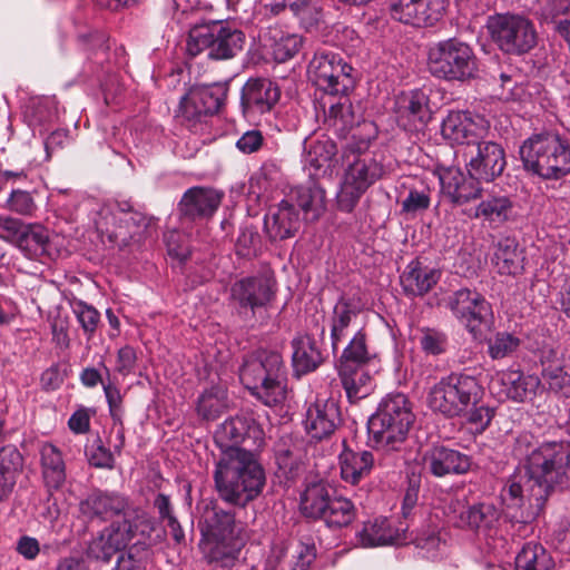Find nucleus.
I'll return each mask as SVG.
<instances>
[{"label":"nucleus","instance_id":"f257e3e1","mask_svg":"<svg viewBox=\"0 0 570 570\" xmlns=\"http://www.w3.org/2000/svg\"><path fill=\"white\" fill-rule=\"evenodd\" d=\"M533 436L522 433L515 439L513 452L524 456L523 470L529 476L528 488L539 500L570 487V442L566 440L543 441L532 444Z\"/></svg>","mask_w":570,"mask_h":570},{"label":"nucleus","instance_id":"f03ea898","mask_svg":"<svg viewBox=\"0 0 570 570\" xmlns=\"http://www.w3.org/2000/svg\"><path fill=\"white\" fill-rule=\"evenodd\" d=\"M377 136L374 122L360 125L351 141H347L342 151L343 177L336 195L337 209L352 213L363 195L379 181L385 170L381 161L368 153L372 141Z\"/></svg>","mask_w":570,"mask_h":570},{"label":"nucleus","instance_id":"7ed1b4c3","mask_svg":"<svg viewBox=\"0 0 570 570\" xmlns=\"http://www.w3.org/2000/svg\"><path fill=\"white\" fill-rule=\"evenodd\" d=\"M214 487L225 503L246 508L266 484L265 470L254 451L232 450L220 454L213 472Z\"/></svg>","mask_w":570,"mask_h":570},{"label":"nucleus","instance_id":"20e7f679","mask_svg":"<svg viewBox=\"0 0 570 570\" xmlns=\"http://www.w3.org/2000/svg\"><path fill=\"white\" fill-rule=\"evenodd\" d=\"M198 527L207 563L222 568L234 566L245 546L244 529L236 522L235 513L216 503L206 504Z\"/></svg>","mask_w":570,"mask_h":570},{"label":"nucleus","instance_id":"39448f33","mask_svg":"<svg viewBox=\"0 0 570 570\" xmlns=\"http://www.w3.org/2000/svg\"><path fill=\"white\" fill-rule=\"evenodd\" d=\"M239 380L265 406H279L287 400V371L278 352L257 351L247 355L239 368Z\"/></svg>","mask_w":570,"mask_h":570},{"label":"nucleus","instance_id":"423d86ee","mask_svg":"<svg viewBox=\"0 0 570 570\" xmlns=\"http://www.w3.org/2000/svg\"><path fill=\"white\" fill-rule=\"evenodd\" d=\"M525 171L543 180H560L570 175V141L556 131L532 134L519 148Z\"/></svg>","mask_w":570,"mask_h":570},{"label":"nucleus","instance_id":"0eeeda50","mask_svg":"<svg viewBox=\"0 0 570 570\" xmlns=\"http://www.w3.org/2000/svg\"><path fill=\"white\" fill-rule=\"evenodd\" d=\"M426 67L438 80L465 83L478 78L479 58L471 43L450 37L429 43Z\"/></svg>","mask_w":570,"mask_h":570},{"label":"nucleus","instance_id":"6e6552de","mask_svg":"<svg viewBox=\"0 0 570 570\" xmlns=\"http://www.w3.org/2000/svg\"><path fill=\"white\" fill-rule=\"evenodd\" d=\"M415 422L412 403L402 393L389 394L367 422L368 439L380 449L396 451Z\"/></svg>","mask_w":570,"mask_h":570},{"label":"nucleus","instance_id":"1a4fd4ad","mask_svg":"<svg viewBox=\"0 0 570 570\" xmlns=\"http://www.w3.org/2000/svg\"><path fill=\"white\" fill-rule=\"evenodd\" d=\"M154 223V217L135 209L130 200L122 199L115 200L100 210L96 227L111 246L124 249L147 237Z\"/></svg>","mask_w":570,"mask_h":570},{"label":"nucleus","instance_id":"9d476101","mask_svg":"<svg viewBox=\"0 0 570 570\" xmlns=\"http://www.w3.org/2000/svg\"><path fill=\"white\" fill-rule=\"evenodd\" d=\"M484 390L480 381L465 372H451L428 393V405L446 419L461 417L471 405L481 403Z\"/></svg>","mask_w":570,"mask_h":570},{"label":"nucleus","instance_id":"9b49d317","mask_svg":"<svg viewBox=\"0 0 570 570\" xmlns=\"http://www.w3.org/2000/svg\"><path fill=\"white\" fill-rule=\"evenodd\" d=\"M245 43L246 36L240 29L219 20H209L189 29L187 51L193 57L206 51L209 59L228 60L239 55Z\"/></svg>","mask_w":570,"mask_h":570},{"label":"nucleus","instance_id":"f8f14e48","mask_svg":"<svg viewBox=\"0 0 570 570\" xmlns=\"http://www.w3.org/2000/svg\"><path fill=\"white\" fill-rule=\"evenodd\" d=\"M491 40L507 55L522 56L538 43V32L533 21L520 13H494L485 24Z\"/></svg>","mask_w":570,"mask_h":570},{"label":"nucleus","instance_id":"ddd939ff","mask_svg":"<svg viewBox=\"0 0 570 570\" xmlns=\"http://www.w3.org/2000/svg\"><path fill=\"white\" fill-rule=\"evenodd\" d=\"M308 76L313 83L325 94L345 96L354 89L357 72L342 55L320 49L309 61Z\"/></svg>","mask_w":570,"mask_h":570},{"label":"nucleus","instance_id":"4468645a","mask_svg":"<svg viewBox=\"0 0 570 570\" xmlns=\"http://www.w3.org/2000/svg\"><path fill=\"white\" fill-rule=\"evenodd\" d=\"M0 237L13 244L28 259L42 264L53 257L49 230L40 224H24L10 216L0 215Z\"/></svg>","mask_w":570,"mask_h":570},{"label":"nucleus","instance_id":"2eb2a0df","mask_svg":"<svg viewBox=\"0 0 570 570\" xmlns=\"http://www.w3.org/2000/svg\"><path fill=\"white\" fill-rule=\"evenodd\" d=\"M445 306L474 340H480L494 323L492 305L474 289L453 292L448 296Z\"/></svg>","mask_w":570,"mask_h":570},{"label":"nucleus","instance_id":"dca6fc26","mask_svg":"<svg viewBox=\"0 0 570 570\" xmlns=\"http://www.w3.org/2000/svg\"><path fill=\"white\" fill-rule=\"evenodd\" d=\"M276 281L266 273L246 276L230 287V303L244 320L266 311L276 295Z\"/></svg>","mask_w":570,"mask_h":570},{"label":"nucleus","instance_id":"f3484780","mask_svg":"<svg viewBox=\"0 0 570 570\" xmlns=\"http://www.w3.org/2000/svg\"><path fill=\"white\" fill-rule=\"evenodd\" d=\"M226 89L220 86H202L190 88L179 101L176 118L189 130L198 127L216 115L224 106Z\"/></svg>","mask_w":570,"mask_h":570},{"label":"nucleus","instance_id":"a211bd4d","mask_svg":"<svg viewBox=\"0 0 570 570\" xmlns=\"http://www.w3.org/2000/svg\"><path fill=\"white\" fill-rule=\"evenodd\" d=\"M214 440L220 449V454L232 450L253 451L240 448V444L248 443L259 448L264 443V430L254 414L250 412L238 413L225 420L216 430Z\"/></svg>","mask_w":570,"mask_h":570},{"label":"nucleus","instance_id":"6ab92c4d","mask_svg":"<svg viewBox=\"0 0 570 570\" xmlns=\"http://www.w3.org/2000/svg\"><path fill=\"white\" fill-rule=\"evenodd\" d=\"M449 518L461 530L489 535L498 528L501 510L490 502L469 504L455 500L450 504Z\"/></svg>","mask_w":570,"mask_h":570},{"label":"nucleus","instance_id":"aec40b11","mask_svg":"<svg viewBox=\"0 0 570 570\" xmlns=\"http://www.w3.org/2000/svg\"><path fill=\"white\" fill-rule=\"evenodd\" d=\"M464 155L468 173L481 181L495 180L507 167L504 148L495 141L480 139Z\"/></svg>","mask_w":570,"mask_h":570},{"label":"nucleus","instance_id":"412c9836","mask_svg":"<svg viewBox=\"0 0 570 570\" xmlns=\"http://www.w3.org/2000/svg\"><path fill=\"white\" fill-rule=\"evenodd\" d=\"M281 98L279 87L267 78H249L240 89V110L246 119L268 114Z\"/></svg>","mask_w":570,"mask_h":570},{"label":"nucleus","instance_id":"4be33fe9","mask_svg":"<svg viewBox=\"0 0 570 570\" xmlns=\"http://www.w3.org/2000/svg\"><path fill=\"white\" fill-rule=\"evenodd\" d=\"M397 125L406 131H422L432 119L430 95L426 89L402 92L395 100Z\"/></svg>","mask_w":570,"mask_h":570},{"label":"nucleus","instance_id":"5701e85b","mask_svg":"<svg viewBox=\"0 0 570 570\" xmlns=\"http://www.w3.org/2000/svg\"><path fill=\"white\" fill-rule=\"evenodd\" d=\"M439 180L442 197L454 207L463 206L482 196L481 180L458 167L440 169Z\"/></svg>","mask_w":570,"mask_h":570},{"label":"nucleus","instance_id":"b1692460","mask_svg":"<svg viewBox=\"0 0 570 570\" xmlns=\"http://www.w3.org/2000/svg\"><path fill=\"white\" fill-rule=\"evenodd\" d=\"M224 193L212 187L195 186L188 188L177 204L181 222H203L210 219L219 208Z\"/></svg>","mask_w":570,"mask_h":570},{"label":"nucleus","instance_id":"393cba45","mask_svg":"<svg viewBox=\"0 0 570 570\" xmlns=\"http://www.w3.org/2000/svg\"><path fill=\"white\" fill-rule=\"evenodd\" d=\"M423 469L435 478L466 474L472 466V458L444 444H433L422 456Z\"/></svg>","mask_w":570,"mask_h":570},{"label":"nucleus","instance_id":"a878e982","mask_svg":"<svg viewBox=\"0 0 570 570\" xmlns=\"http://www.w3.org/2000/svg\"><path fill=\"white\" fill-rule=\"evenodd\" d=\"M302 224L299 210L293 197L281 200L268 208L264 217V229L269 242H283L294 237Z\"/></svg>","mask_w":570,"mask_h":570},{"label":"nucleus","instance_id":"bb28decb","mask_svg":"<svg viewBox=\"0 0 570 570\" xmlns=\"http://www.w3.org/2000/svg\"><path fill=\"white\" fill-rule=\"evenodd\" d=\"M80 509L90 518L100 520H109L118 515L126 518L141 511L132 507L128 497L107 491L92 492L81 501Z\"/></svg>","mask_w":570,"mask_h":570},{"label":"nucleus","instance_id":"cd10ccee","mask_svg":"<svg viewBox=\"0 0 570 570\" xmlns=\"http://www.w3.org/2000/svg\"><path fill=\"white\" fill-rule=\"evenodd\" d=\"M118 552L128 548L129 542L138 538H150L155 531V520L140 511L114 521L102 529Z\"/></svg>","mask_w":570,"mask_h":570},{"label":"nucleus","instance_id":"c85d7f7f","mask_svg":"<svg viewBox=\"0 0 570 570\" xmlns=\"http://www.w3.org/2000/svg\"><path fill=\"white\" fill-rule=\"evenodd\" d=\"M341 422V409L338 402L334 399H317L306 411V432L317 441L328 439Z\"/></svg>","mask_w":570,"mask_h":570},{"label":"nucleus","instance_id":"c756f323","mask_svg":"<svg viewBox=\"0 0 570 570\" xmlns=\"http://www.w3.org/2000/svg\"><path fill=\"white\" fill-rule=\"evenodd\" d=\"M474 120L469 111H451L441 126L442 136L458 145H468L470 148L481 139L483 131L482 118Z\"/></svg>","mask_w":570,"mask_h":570},{"label":"nucleus","instance_id":"7c9ffc66","mask_svg":"<svg viewBox=\"0 0 570 570\" xmlns=\"http://www.w3.org/2000/svg\"><path fill=\"white\" fill-rule=\"evenodd\" d=\"M442 272L424 265L419 258L412 259L400 275V284L407 297H422L439 283Z\"/></svg>","mask_w":570,"mask_h":570},{"label":"nucleus","instance_id":"2f4dec72","mask_svg":"<svg viewBox=\"0 0 570 570\" xmlns=\"http://www.w3.org/2000/svg\"><path fill=\"white\" fill-rule=\"evenodd\" d=\"M493 383L499 384L505 397L514 402L532 401L541 389V380L537 375L512 368L498 373Z\"/></svg>","mask_w":570,"mask_h":570},{"label":"nucleus","instance_id":"473e14b6","mask_svg":"<svg viewBox=\"0 0 570 570\" xmlns=\"http://www.w3.org/2000/svg\"><path fill=\"white\" fill-rule=\"evenodd\" d=\"M334 493L326 480L317 476L306 479L299 497L301 513L305 518L321 520Z\"/></svg>","mask_w":570,"mask_h":570},{"label":"nucleus","instance_id":"72a5a7b5","mask_svg":"<svg viewBox=\"0 0 570 570\" xmlns=\"http://www.w3.org/2000/svg\"><path fill=\"white\" fill-rule=\"evenodd\" d=\"M362 308L354 297L342 294L330 315V338L334 355L337 354L340 343L347 336L352 323L357 318Z\"/></svg>","mask_w":570,"mask_h":570},{"label":"nucleus","instance_id":"f704fd0d","mask_svg":"<svg viewBox=\"0 0 570 570\" xmlns=\"http://www.w3.org/2000/svg\"><path fill=\"white\" fill-rule=\"evenodd\" d=\"M341 479L351 485H358L366 480L375 466L373 452L344 448L338 455Z\"/></svg>","mask_w":570,"mask_h":570},{"label":"nucleus","instance_id":"c9c22d12","mask_svg":"<svg viewBox=\"0 0 570 570\" xmlns=\"http://www.w3.org/2000/svg\"><path fill=\"white\" fill-rule=\"evenodd\" d=\"M480 203L474 208L471 218H483L489 224L501 225L511 218L513 202L511 198L494 189H483Z\"/></svg>","mask_w":570,"mask_h":570},{"label":"nucleus","instance_id":"e433bc0d","mask_svg":"<svg viewBox=\"0 0 570 570\" xmlns=\"http://www.w3.org/2000/svg\"><path fill=\"white\" fill-rule=\"evenodd\" d=\"M288 197H293L296 208L303 212L307 223L317 222L326 210V191L316 181L295 188Z\"/></svg>","mask_w":570,"mask_h":570},{"label":"nucleus","instance_id":"4c0bfd02","mask_svg":"<svg viewBox=\"0 0 570 570\" xmlns=\"http://www.w3.org/2000/svg\"><path fill=\"white\" fill-rule=\"evenodd\" d=\"M325 122L331 129H333L334 134L342 139H347L348 135H351L347 140L351 141L360 125L368 121H361L358 119L355 115L351 100L347 95H345L340 98L338 102L333 104L328 108L325 114Z\"/></svg>","mask_w":570,"mask_h":570},{"label":"nucleus","instance_id":"58836bf2","mask_svg":"<svg viewBox=\"0 0 570 570\" xmlns=\"http://www.w3.org/2000/svg\"><path fill=\"white\" fill-rule=\"evenodd\" d=\"M291 345L293 348L292 364L296 375L314 372L323 363L322 352L313 336L299 335L293 338Z\"/></svg>","mask_w":570,"mask_h":570},{"label":"nucleus","instance_id":"ea45409f","mask_svg":"<svg viewBox=\"0 0 570 570\" xmlns=\"http://www.w3.org/2000/svg\"><path fill=\"white\" fill-rule=\"evenodd\" d=\"M40 462L45 485L49 491L59 490L66 482V463L62 452L52 443L40 449Z\"/></svg>","mask_w":570,"mask_h":570},{"label":"nucleus","instance_id":"a19ab883","mask_svg":"<svg viewBox=\"0 0 570 570\" xmlns=\"http://www.w3.org/2000/svg\"><path fill=\"white\" fill-rule=\"evenodd\" d=\"M358 543L363 548H375L380 546L400 544L401 539L397 530L393 529L387 518H375L364 523L356 534Z\"/></svg>","mask_w":570,"mask_h":570},{"label":"nucleus","instance_id":"79ce46f5","mask_svg":"<svg viewBox=\"0 0 570 570\" xmlns=\"http://www.w3.org/2000/svg\"><path fill=\"white\" fill-rule=\"evenodd\" d=\"M523 250L515 238L500 239L493 253L492 263L501 275H518L523 271Z\"/></svg>","mask_w":570,"mask_h":570},{"label":"nucleus","instance_id":"37998d69","mask_svg":"<svg viewBox=\"0 0 570 570\" xmlns=\"http://www.w3.org/2000/svg\"><path fill=\"white\" fill-rule=\"evenodd\" d=\"M338 375L351 403L365 399L373 390L372 377L365 366H337Z\"/></svg>","mask_w":570,"mask_h":570},{"label":"nucleus","instance_id":"c03bdc74","mask_svg":"<svg viewBox=\"0 0 570 570\" xmlns=\"http://www.w3.org/2000/svg\"><path fill=\"white\" fill-rule=\"evenodd\" d=\"M118 553L116 570H146L153 554L151 537L138 538Z\"/></svg>","mask_w":570,"mask_h":570},{"label":"nucleus","instance_id":"a18cd8bd","mask_svg":"<svg viewBox=\"0 0 570 570\" xmlns=\"http://www.w3.org/2000/svg\"><path fill=\"white\" fill-rule=\"evenodd\" d=\"M288 10L306 32H316L325 23L321 0H288Z\"/></svg>","mask_w":570,"mask_h":570},{"label":"nucleus","instance_id":"49530a36","mask_svg":"<svg viewBox=\"0 0 570 570\" xmlns=\"http://www.w3.org/2000/svg\"><path fill=\"white\" fill-rule=\"evenodd\" d=\"M376 354L367 344V334L363 328L355 332L342 351L337 366L357 367L367 365Z\"/></svg>","mask_w":570,"mask_h":570},{"label":"nucleus","instance_id":"de8ad7c7","mask_svg":"<svg viewBox=\"0 0 570 570\" xmlns=\"http://www.w3.org/2000/svg\"><path fill=\"white\" fill-rule=\"evenodd\" d=\"M515 570H551L553 561L546 548L535 542L525 543L515 557Z\"/></svg>","mask_w":570,"mask_h":570},{"label":"nucleus","instance_id":"09e8293b","mask_svg":"<svg viewBox=\"0 0 570 570\" xmlns=\"http://www.w3.org/2000/svg\"><path fill=\"white\" fill-rule=\"evenodd\" d=\"M356 515L357 510L352 500L341 495H333L321 520L328 528H344L350 525L356 519Z\"/></svg>","mask_w":570,"mask_h":570},{"label":"nucleus","instance_id":"8fccbe9b","mask_svg":"<svg viewBox=\"0 0 570 570\" xmlns=\"http://www.w3.org/2000/svg\"><path fill=\"white\" fill-rule=\"evenodd\" d=\"M227 407V393L222 386L215 385L205 390L197 401V413L204 420L217 419Z\"/></svg>","mask_w":570,"mask_h":570},{"label":"nucleus","instance_id":"3c124183","mask_svg":"<svg viewBox=\"0 0 570 570\" xmlns=\"http://www.w3.org/2000/svg\"><path fill=\"white\" fill-rule=\"evenodd\" d=\"M488 354L493 361L513 357L519 351L522 340L515 333L499 331L485 340Z\"/></svg>","mask_w":570,"mask_h":570},{"label":"nucleus","instance_id":"603ef678","mask_svg":"<svg viewBox=\"0 0 570 570\" xmlns=\"http://www.w3.org/2000/svg\"><path fill=\"white\" fill-rule=\"evenodd\" d=\"M417 332L420 348L426 356L439 357L448 353L450 338L443 330L422 326Z\"/></svg>","mask_w":570,"mask_h":570},{"label":"nucleus","instance_id":"864d4df0","mask_svg":"<svg viewBox=\"0 0 570 570\" xmlns=\"http://www.w3.org/2000/svg\"><path fill=\"white\" fill-rule=\"evenodd\" d=\"M419 554L425 559H435L442 552L445 541L436 527L426 525L419 529L412 539Z\"/></svg>","mask_w":570,"mask_h":570},{"label":"nucleus","instance_id":"5fc2aeb1","mask_svg":"<svg viewBox=\"0 0 570 570\" xmlns=\"http://www.w3.org/2000/svg\"><path fill=\"white\" fill-rule=\"evenodd\" d=\"M400 215L413 219L425 213L431 206V189L426 186L421 188L411 187L406 196L400 203Z\"/></svg>","mask_w":570,"mask_h":570},{"label":"nucleus","instance_id":"6e6d98bb","mask_svg":"<svg viewBox=\"0 0 570 570\" xmlns=\"http://www.w3.org/2000/svg\"><path fill=\"white\" fill-rule=\"evenodd\" d=\"M415 27L434 26L444 14L446 0H415Z\"/></svg>","mask_w":570,"mask_h":570},{"label":"nucleus","instance_id":"4d7b16f0","mask_svg":"<svg viewBox=\"0 0 570 570\" xmlns=\"http://www.w3.org/2000/svg\"><path fill=\"white\" fill-rule=\"evenodd\" d=\"M261 243V236L253 225H243L235 243V253L238 257L250 258L255 256Z\"/></svg>","mask_w":570,"mask_h":570},{"label":"nucleus","instance_id":"13d9d810","mask_svg":"<svg viewBox=\"0 0 570 570\" xmlns=\"http://www.w3.org/2000/svg\"><path fill=\"white\" fill-rule=\"evenodd\" d=\"M495 415V410L489 405L476 404L471 405L466 413L463 414L466 423L473 428L475 434L484 433L490 426L492 419Z\"/></svg>","mask_w":570,"mask_h":570},{"label":"nucleus","instance_id":"bf43d9fd","mask_svg":"<svg viewBox=\"0 0 570 570\" xmlns=\"http://www.w3.org/2000/svg\"><path fill=\"white\" fill-rule=\"evenodd\" d=\"M336 153V145L334 144L333 140H315L308 145V161L312 166L316 168H322L332 160Z\"/></svg>","mask_w":570,"mask_h":570},{"label":"nucleus","instance_id":"052dcab7","mask_svg":"<svg viewBox=\"0 0 570 570\" xmlns=\"http://www.w3.org/2000/svg\"><path fill=\"white\" fill-rule=\"evenodd\" d=\"M23 468V458L16 445L7 444L0 449V473L17 478Z\"/></svg>","mask_w":570,"mask_h":570},{"label":"nucleus","instance_id":"680f3d73","mask_svg":"<svg viewBox=\"0 0 570 570\" xmlns=\"http://www.w3.org/2000/svg\"><path fill=\"white\" fill-rule=\"evenodd\" d=\"M86 553L89 559L108 563L118 551L101 530L98 535L89 542Z\"/></svg>","mask_w":570,"mask_h":570},{"label":"nucleus","instance_id":"e2e57ef3","mask_svg":"<svg viewBox=\"0 0 570 570\" xmlns=\"http://www.w3.org/2000/svg\"><path fill=\"white\" fill-rule=\"evenodd\" d=\"M542 376L549 384V389L556 393L568 395L570 393V373L566 370L564 364L548 366Z\"/></svg>","mask_w":570,"mask_h":570},{"label":"nucleus","instance_id":"0e129e2a","mask_svg":"<svg viewBox=\"0 0 570 570\" xmlns=\"http://www.w3.org/2000/svg\"><path fill=\"white\" fill-rule=\"evenodd\" d=\"M86 455L90 465L98 469H112L115 459L111 451L106 448L100 438H97L86 448Z\"/></svg>","mask_w":570,"mask_h":570},{"label":"nucleus","instance_id":"69168bd1","mask_svg":"<svg viewBox=\"0 0 570 570\" xmlns=\"http://www.w3.org/2000/svg\"><path fill=\"white\" fill-rule=\"evenodd\" d=\"M387 8L393 20L415 27V0H389Z\"/></svg>","mask_w":570,"mask_h":570},{"label":"nucleus","instance_id":"338daca9","mask_svg":"<svg viewBox=\"0 0 570 570\" xmlns=\"http://www.w3.org/2000/svg\"><path fill=\"white\" fill-rule=\"evenodd\" d=\"M99 367L87 366L83 367L79 374V381L82 386L87 389H95L99 384L104 386L110 380V370L105 364L104 360L98 363Z\"/></svg>","mask_w":570,"mask_h":570},{"label":"nucleus","instance_id":"774afa93","mask_svg":"<svg viewBox=\"0 0 570 570\" xmlns=\"http://www.w3.org/2000/svg\"><path fill=\"white\" fill-rule=\"evenodd\" d=\"M104 393L109 409L110 417L115 425H122L125 409L120 390L111 382L104 384Z\"/></svg>","mask_w":570,"mask_h":570}]
</instances>
